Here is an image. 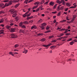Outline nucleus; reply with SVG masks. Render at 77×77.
Returning a JSON list of instances; mask_svg holds the SVG:
<instances>
[{
  "label": "nucleus",
  "instance_id": "obj_1",
  "mask_svg": "<svg viewBox=\"0 0 77 77\" xmlns=\"http://www.w3.org/2000/svg\"><path fill=\"white\" fill-rule=\"evenodd\" d=\"M17 1L16 0H11V1H10L9 2V3L8 4L6 3L4 6V4H0V8H2L3 9V8H5L6 7V6H9L12 5V3H15V2H18V1Z\"/></svg>",
  "mask_w": 77,
  "mask_h": 77
},
{
  "label": "nucleus",
  "instance_id": "obj_2",
  "mask_svg": "<svg viewBox=\"0 0 77 77\" xmlns=\"http://www.w3.org/2000/svg\"><path fill=\"white\" fill-rule=\"evenodd\" d=\"M9 11L10 12H11V14H14L12 15L13 17H16V15H17V14L16 13H17V11H15V9H11L9 10Z\"/></svg>",
  "mask_w": 77,
  "mask_h": 77
},
{
  "label": "nucleus",
  "instance_id": "obj_3",
  "mask_svg": "<svg viewBox=\"0 0 77 77\" xmlns=\"http://www.w3.org/2000/svg\"><path fill=\"white\" fill-rule=\"evenodd\" d=\"M11 37L12 38H17V35L15 34H11Z\"/></svg>",
  "mask_w": 77,
  "mask_h": 77
},
{
  "label": "nucleus",
  "instance_id": "obj_4",
  "mask_svg": "<svg viewBox=\"0 0 77 77\" xmlns=\"http://www.w3.org/2000/svg\"><path fill=\"white\" fill-rule=\"evenodd\" d=\"M56 2L57 3H58L59 4H60L62 3H63V4H65V2H64V0H61L60 1L59 0H57Z\"/></svg>",
  "mask_w": 77,
  "mask_h": 77
},
{
  "label": "nucleus",
  "instance_id": "obj_5",
  "mask_svg": "<svg viewBox=\"0 0 77 77\" xmlns=\"http://www.w3.org/2000/svg\"><path fill=\"white\" fill-rule=\"evenodd\" d=\"M16 30L15 28H11L10 29V30L11 33H13Z\"/></svg>",
  "mask_w": 77,
  "mask_h": 77
},
{
  "label": "nucleus",
  "instance_id": "obj_6",
  "mask_svg": "<svg viewBox=\"0 0 77 77\" xmlns=\"http://www.w3.org/2000/svg\"><path fill=\"white\" fill-rule=\"evenodd\" d=\"M52 44L50 43L47 45H43V47H49L50 46V45H51Z\"/></svg>",
  "mask_w": 77,
  "mask_h": 77
},
{
  "label": "nucleus",
  "instance_id": "obj_7",
  "mask_svg": "<svg viewBox=\"0 0 77 77\" xmlns=\"http://www.w3.org/2000/svg\"><path fill=\"white\" fill-rule=\"evenodd\" d=\"M50 5H51V6H53L54 5V2H51L50 4Z\"/></svg>",
  "mask_w": 77,
  "mask_h": 77
},
{
  "label": "nucleus",
  "instance_id": "obj_8",
  "mask_svg": "<svg viewBox=\"0 0 77 77\" xmlns=\"http://www.w3.org/2000/svg\"><path fill=\"white\" fill-rule=\"evenodd\" d=\"M10 25L11 26H13L14 25V23L13 22V21L11 20L10 21Z\"/></svg>",
  "mask_w": 77,
  "mask_h": 77
},
{
  "label": "nucleus",
  "instance_id": "obj_9",
  "mask_svg": "<svg viewBox=\"0 0 77 77\" xmlns=\"http://www.w3.org/2000/svg\"><path fill=\"white\" fill-rule=\"evenodd\" d=\"M23 24H29V22H28L27 21H25L23 22Z\"/></svg>",
  "mask_w": 77,
  "mask_h": 77
},
{
  "label": "nucleus",
  "instance_id": "obj_10",
  "mask_svg": "<svg viewBox=\"0 0 77 77\" xmlns=\"http://www.w3.org/2000/svg\"><path fill=\"white\" fill-rule=\"evenodd\" d=\"M11 26H9V25H7V26H6V29H9V30L11 29Z\"/></svg>",
  "mask_w": 77,
  "mask_h": 77
},
{
  "label": "nucleus",
  "instance_id": "obj_11",
  "mask_svg": "<svg viewBox=\"0 0 77 77\" xmlns=\"http://www.w3.org/2000/svg\"><path fill=\"white\" fill-rule=\"evenodd\" d=\"M42 22V19H40L37 22V23L38 24H39V23H41Z\"/></svg>",
  "mask_w": 77,
  "mask_h": 77
},
{
  "label": "nucleus",
  "instance_id": "obj_12",
  "mask_svg": "<svg viewBox=\"0 0 77 77\" xmlns=\"http://www.w3.org/2000/svg\"><path fill=\"white\" fill-rule=\"evenodd\" d=\"M29 12V11H27V12H26L25 14L23 15V17H26L27 16L26 14H28V13Z\"/></svg>",
  "mask_w": 77,
  "mask_h": 77
},
{
  "label": "nucleus",
  "instance_id": "obj_13",
  "mask_svg": "<svg viewBox=\"0 0 77 77\" xmlns=\"http://www.w3.org/2000/svg\"><path fill=\"white\" fill-rule=\"evenodd\" d=\"M9 54H11V55H12V56H14V54L12 51L10 52L9 53Z\"/></svg>",
  "mask_w": 77,
  "mask_h": 77
},
{
  "label": "nucleus",
  "instance_id": "obj_14",
  "mask_svg": "<svg viewBox=\"0 0 77 77\" xmlns=\"http://www.w3.org/2000/svg\"><path fill=\"white\" fill-rule=\"evenodd\" d=\"M19 33H24V30L22 29H20L19 31Z\"/></svg>",
  "mask_w": 77,
  "mask_h": 77
},
{
  "label": "nucleus",
  "instance_id": "obj_15",
  "mask_svg": "<svg viewBox=\"0 0 77 77\" xmlns=\"http://www.w3.org/2000/svg\"><path fill=\"white\" fill-rule=\"evenodd\" d=\"M19 5H20V4H17L14 6V8H17V7L19 6Z\"/></svg>",
  "mask_w": 77,
  "mask_h": 77
},
{
  "label": "nucleus",
  "instance_id": "obj_16",
  "mask_svg": "<svg viewBox=\"0 0 77 77\" xmlns=\"http://www.w3.org/2000/svg\"><path fill=\"white\" fill-rule=\"evenodd\" d=\"M28 51L26 49L25 50H24V51L23 52V53H25V54H26L28 52Z\"/></svg>",
  "mask_w": 77,
  "mask_h": 77
},
{
  "label": "nucleus",
  "instance_id": "obj_17",
  "mask_svg": "<svg viewBox=\"0 0 77 77\" xmlns=\"http://www.w3.org/2000/svg\"><path fill=\"white\" fill-rule=\"evenodd\" d=\"M40 27V28H41V29H44V26H39Z\"/></svg>",
  "mask_w": 77,
  "mask_h": 77
},
{
  "label": "nucleus",
  "instance_id": "obj_18",
  "mask_svg": "<svg viewBox=\"0 0 77 77\" xmlns=\"http://www.w3.org/2000/svg\"><path fill=\"white\" fill-rule=\"evenodd\" d=\"M50 28V27L49 26H47L46 29L47 30H49Z\"/></svg>",
  "mask_w": 77,
  "mask_h": 77
},
{
  "label": "nucleus",
  "instance_id": "obj_19",
  "mask_svg": "<svg viewBox=\"0 0 77 77\" xmlns=\"http://www.w3.org/2000/svg\"><path fill=\"white\" fill-rule=\"evenodd\" d=\"M60 9V10H61V11H63V9H64V6H63L61 7Z\"/></svg>",
  "mask_w": 77,
  "mask_h": 77
},
{
  "label": "nucleus",
  "instance_id": "obj_20",
  "mask_svg": "<svg viewBox=\"0 0 77 77\" xmlns=\"http://www.w3.org/2000/svg\"><path fill=\"white\" fill-rule=\"evenodd\" d=\"M21 28H23L24 29H26V27L24 25H23L21 26Z\"/></svg>",
  "mask_w": 77,
  "mask_h": 77
},
{
  "label": "nucleus",
  "instance_id": "obj_21",
  "mask_svg": "<svg viewBox=\"0 0 77 77\" xmlns=\"http://www.w3.org/2000/svg\"><path fill=\"white\" fill-rule=\"evenodd\" d=\"M3 22H4V20H3V19H2L0 20V23H3Z\"/></svg>",
  "mask_w": 77,
  "mask_h": 77
},
{
  "label": "nucleus",
  "instance_id": "obj_22",
  "mask_svg": "<svg viewBox=\"0 0 77 77\" xmlns=\"http://www.w3.org/2000/svg\"><path fill=\"white\" fill-rule=\"evenodd\" d=\"M5 14V12L4 11H2L0 12V15H1V14Z\"/></svg>",
  "mask_w": 77,
  "mask_h": 77
},
{
  "label": "nucleus",
  "instance_id": "obj_23",
  "mask_svg": "<svg viewBox=\"0 0 77 77\" xmlns=\"http://www.w3.org/2000/svg\"><path fill=\"white\" fill-rule=\"evenodd\" d=\"M61 14V11L59 12L57 14V16H58V17H59Z\"/></svg>",
  "mask_w": 77,
  "mask_h": 77
},
{
  "label": "nucleus",
  "instance_id": "obj_24",
  "mask_svg": "<svg viewBox=\"0 0 77 77\" xmlns=\"http://www.w3.org/2000/svg\"><path fill=\"white\" fill-rule=\"evenodd\" d=\"M49 32H51V30H49L48 31H46L45 32V33H49Z\"/></svg>",
  "mask_w": 77,
  "mask_h": 77
},
{
  "label": "nucleus",
  "instance_id": "obj_25",
  "mask_svg": "<svg viewBox=\"0 0 77 77\" xmlns=\"http://www.w3.org/2000/svg\"><path fill=\"white\" fill-rule=\"evenodd\" d=\"M45 2V0H42L41 4L42 5Z\"/></svg>",
  "mask_w": 77,
  "mask_h": 77
},
{
  "label": "nucleus",
  "instance_id": "obj_26",
  "mask_svg": "<svg viewBox=\"0 0 77 77\" xmlns=\"http://www.w3.org/2000/svg\"><path fill=\"white\" fill-rule=\"evenodd\" d=\"M40 41H42V42H44L45 41V39H42Z\"/></svg>",
  "mask_w": 77,
  "mask_h": 77
},
{
  "label": "nucleus",
  "instance_id": "obj_27",
  "mask_svg": "<svg viewBox=\"0 0 77 77\" xmlns=\"http://www.w3.org/2000/svg\"><path fill=\"white\" fill-rule=\"evenodd\" d=\"M56 47V46H52L50 47V48H54Z\"/></svg>",
  "mask_w": 77,
  "mask_h": 77
},
{
  "label": "nucleus",
  "instance_id": "obj_28",
  "mask_svg": "<svg viewBox=\"0 0 77 77\" xmlns=\"http://www.w3.org/2000/svg\"><path fill=\"white\" fill-rule=\"evenodd\" d=\"M19 45H18V44H16L14 45L15 48H17V47H19Z\"/></svg>",
  "mask_w": 77,
  "mask_h": 77
},
{
  "label": "nucleus",
  "instance_id": "obj_29",
  "mask_svg": "<svg viewBox=\"0 0 77 77\" xmlns=\"http://www.w3.org/2000/svg\"><path fill=\"white\" fill-rule=\"evenodd\" d=\"M23 23L21 22L19 23V26H20V27H21V26H22L23 25Z\"/></svg>",
  "mask_w": 77,
  "mask_h": 77
},
{
  "label": "nucleus",
  "instance_id": "obj_30",
  "mask_svg": "<svg viewBox=\"0 0 77 77\" xmlns=\"http://www.w3.org/2000/svg\"><path fill=\"white\" fill-rule=\"evenodd\" d=\"M38 36H41V35H43V34L42 33H40L37 34Z\"/></svg>",
  "mask_w": 77,
  "mask_h": 77
},
{
  "label": "nucleus",
  "instance_id": "obj_31",
  "mask_svg": "<svg viewBox=\"0 0 77 77\" xmlns=\"http://www.w3.org/2000/svg\"><path fill=\"white\" fill-rule=\"evenodd\" d=\"M57 4H56L54 6V7L53 8V9H56V6H57Z\"/></svg>",
  "mask_w": 77,
  "mask_h": 77
},
{
  "label": "nucleus",
  "instance_id": "obj_32",
  "mask_svg": "<svg viewBox=\"0 0 77 77\" xmlns=\"http://www.w3.org/2000/svg\"><path fill=\"white\" fill-rule=\"evenodd\" d=\"M42 26H46V23H43L42 24Z\"/></svg>",
  "mask_w": 77,
  "mask_h": 77
},
{
  "label": "nucleus",
  "instance_id": "obj_33",
  "mask_svg": "<svg viewBox=\"0 0 77 77\" xmlns=\"http://www.w3.org/2000/svg\"><path fill=\"white\" fill-rule=\"evenodd\" d=\"M66 5L68 6H71V4H70V3H67Z\"/></svg>",
  "mask_w": 77,
  "mask_h": 77
},
{
  "label": "nucleus",
  "instance_id": "obj_34",
  "mask_svg": "<svg viewBox=\"0 0 77 77\" xmlns=\"http://www.w3.org/2000/svg\"><path fill=\"white\" fill-rule=\"evenodd\" d=\"M68 29H66V30H65V32H63V33H67V32H68Z\"/></svg>",
  "mask_w": 77,
  "mask_h": 77
},
{
  "label": "nucleus",
  "instance_id": "obj_35",
  "mask_svg": "<svg viewBox=\"0 0 77 77\" xmlns=\"http://www.w3.org/2000/svg\"><path fill=\"white\" fill-rule=\"evenodd\" d=\"M29 1V0H26L24 2V3H26V4H27V2Z\"/></svg>",
  "mask_w": 77,
  "mask_h": 77
},
{
  "label": "nucleus",
  "instance_id": "obj_36",
  "mask_svg": "<svg viewBox=\"0 0 77 77\" xmlns=\"http://www.w3.org/2000/svg\"><path fill=\"white\" fill-rule=\"evenodd\" d=\"M53 38H54V36H53V35H52L49 37V38L50 39Z\"/></svg>",
  "mask_w": 77,
  "mask_h": 77
},
{
  "label": "nucleus",
  "instance_id": "obj_37",
  "mask_svg": "<svg viewBox=\"0 0 77 77\" xmlns=\"http://www.w3.org/2000/svg\"><path fill=\"white\" fill-rule=\"evenodd\" d=\"M57 41V40H53L52 42H56Z\"/></svg>",
  "mask_w": 77,
  "mask_h": 77
},
{
  "label": "nucleus",
  "instance_id": "obj_38",
  "mask_svg": "<svg viewBox=\"0 0 77 77\" xmlns=\"http://www.w3.org/2000/svg\"><path fill=\"white\" fill-rule=\"evenodd\" d=\"M66 30L65 29H62L60 30H59V31H62V30Z\"/></svg>",
  "mask_w": 77,
  "mask_h": 77
},
{
  "label": "nucleus",
  "instance_id": "obj_39",
  "mask_svg": "<svg viewBox=\"0 0 77 77\" xmlns=\"http://www.w3.org/2000/svg\"><path fill=\"white\" fill-rule=\"evenodd\" d=\"M75 20V19H74V18H73L72 19V20H71V22H73V21H74Z\"/></svg>",
  "mask_w": 77,
  "mask_h": 77
},
{
  "label": "nucleus",
  "instance_id": "obj_40",
  "mask_svg": "<svg viewBox=\"0 0 77 77\" xmlns=\"http://www.w3.org/2000/svg\"><path fill=\"white\" fill-rule=\"evenodd\" d=\"M63 33H61L60 34V36H62L63 35Z\"/></svg>",
  "mask_w": 77,
  "mask_h": 77
},
{
  "label": "nucleus",
  "instance_id": "obj_41",
  "mask_svg": "<svg viewBox=\"0 0 77 77\" xmlns=\"http://www.w3.org/2000/svg\"><path fill=\"white\" fill-rule=\"evenodd\" d=\"M48 3V2H45L44 4V5H47Z\"/></svg>",
  "mask_w": 77,
  "mask_h": 77
},
{
  "label": "nucleus",
  "instance_id": "obj_42",
  "mask_svg": "<svg viewBox=\"0 0 77 77\" xmlns=\"http://www.w3.org/2000/svg\"><path fill=\"white\" fill-rule=\"evenodd\" d=\"M33 20H30L29 21V23H33Z\"/></svg>",
  "mask_w": 77,
  "mask_h": 77
},
{
  "label": "nucleus",
  "instance_id": "obj_43",
  "mask_svg": "<svg viewBox=\"0 0 77 77\" xmlns=\"http://www.w3.org/2000/svg\"><path fill=\"white\" fill-rule=\"evenodd\" d=\"M8 1H9V0H4L3 2H5V3H6V2H8Z\"/></svg>",
  "mask_w": 77,
  "mask_h": 77
},
{
  "label": "nucleus",
  "instance_id": "obj_44",
  "mask_svg": "<svg viewBox=\"0 0 77 77\" xmlns=\"http://www.w3.org/2000/svg\"><path fill=\"white\" fill-rule=\"evenodd\" d=\"M56 13H57V11H55L54 12H52V14H56Z\"/></svg>",
  "mask_w": 77,
  "mask_h": 77
},
{
  "label": "nucleus",
  "instance_id": "obj_45",
  "mask_svg": "<svg viewBox=\"0 0 77 77\" xmlns=\"http://www.w3.org/2000/svg\"><path fill=\"white\" fill-rule=\"evenodd\" d=\"M77 17V16H76V15H74L73 16V18L74 19H75L76 18V17Z\"/></svg>",
  "mask_w": 77,
  "mask_h": 77
},
{
  "label": "nucleus",
  "instance_id": "obj_46",
  "mask_svg": "<svg viewBox=\"0 0 77 77\" xmlns=\"http://www.w3.org/2000/svg\"><path fill=\"white\" fill-rule=\"evenodd\" d=\"M42 8V5H41L40 7H39L38 8L39 9H41Z\"/></svg>",
  "mask_w": 77,
  "mask_h": 77
},
{
  "label": "nucleus",
  "instance_id": "obj_47",
  "mask_svg": "<svg viewBox=\"0 0 77 77\" xmlns=\"http://www.w3.org/2000/svg\"><path fill=\"white\" fill-rule=\"evenodd\" d=\"M68 8H66L65 9V11L66 12V11H68Z\"/></svg>",
  "mask_w": 77,
  "mask_h": 77
},
{
  "label": "nucleus",
  "instance_id": "obj_48",
  "mask_svg": "<svg viewBox=\"0 0 77 77\" xmlns=\"http://www.w3.org/2000/svg\"><path fill=\"white\" fill-rule=\"evenodd\" d=\"M39 10V9L38 8L37 9L35 10V12H38V11Z\"/></svg>",
  "mask_w": 77,
  "mask_h": 77
},
{
  "label": "nucleus",
  "instance_id": "obj_49",
  "mask_svg": "<svg viewBox=\"0 0 77 77\" xmlns=\"http://www.w3.org/2000/svg\"><path fill=\"white\" fill-rule=\"evenodd\" d=\"M31 14V13H29V14H28L27 15H26V16L28 17V16H30Z\"/></svg>",
  "mask_w": 77,
  "mask_h": 77
},
{
  "label": "nucleus",
  "instance_id": "obj_50",
  "mask_svg": "<svg viewBox=\"0 0 77 77\" xmlns=\"http://www.w3.org/2000/svg\"><path fill=\"white\" fill-rule=\"evenodd\" d=\"M71 59H69L67 60V62H69V61H71Z\"/></svg>",
  "mask_w": 77,
  "mask_h": 77
},
{
  "label": "nucleus",
  "instance_id": "obj_51",
  "mask_svg": "<svg viewBox=\"0 0 77 77\" xmlns=\"http://www.w3.org/2000/svg\"><path fill=\"white\" fill-rule=\"evenodd\" d=\"M14 54H18V53L17 52H13Z\"/></svg>",
  "mask_w": 77,
  "mask_h": 77
},
{
  "label": "nucleus",
  "instance_id": "obj_52",
  "mask_svg": "<svg viewBox=\"0 0 77 77\" xmlns=\"http://www.w3.org/2000/svg\"><path fill=\"white\" fill-rule=\"evenodd\" d=\"M33 0H30V1H29V2H28V3H30V2H33Z\"/></svg>",
  "mask_w": 77,
  "mask_h": 77
},
{
  "label": "nucleus",
  "instance_id": "obj_53",
  "mask_svg": "<svg viewBox=\"0 0 77 77\" xmlns=\"http://www.w3.org/2000/svg\"><path fill=\"white\" fill-rule=\"evenodd\" d=\"M71 40H72V39H68L67 40V41H71Z\"/></svg>",
  "mask_w": 77,
  "mask_h": 77
},
{
  "label": "nucleus",
  "instance_id": "obj_54",
  "mask_svg": "<svg viewBox=\"0 0 77 77\" xmlns=\"http://www.w3.org/2000/svg\"><path fill=\"white\" fill-rule=\"evenodd\" d=\"M31 9H32V8H30L28 9V11H30L31 10Z\"/></svg>",
  "mask_w": 77,
  "mask_h": 77
},
{
  "label": "nucleus",
  "instance_id": "obj_55",
  "mask_svg": "<svg viewBox=\"0 0 77 77\" xmlns=\"http://www.w3.org/2000/svg\"><path fill=\"white\" fill-rule=\"evenodd\" d=\"M75 8V7L74 6H72L70 7V8Z\"/></svg>",
  "mask_w": 77,
  "mask_h": 77
},
{
  "label": "nucleus",
  "instance_id": "obj_56",
  "mask_svg": "<svg viewBox=\"0 0 77 77\" xmlns=\"http://www.w3.org/2000/svg\"><path fill=\"white\" fill-rule=\"evenodd\" d=\"M35 3H36V4H37V5H38V4H39V2H35Z\"/></svg>",
  "mask_w": 77,
  "mask_h": 77
},
{
  "label": "nucleus",
  "instance_id": "obj_57",
  "mask_svg": "<svg viewBox=\"0 0 77 77\" xmlns=\"http://www.w3.org/2000/svg\"><path fill=\"white\" fill-rule=\"evenodd\" d=\"M74 42H77V40H76V39L74 40Z\"/></svg>",
  "mask_w": 77,
  "mask_h": 77
},
{
  "label": "nucleus",
  "instance_id": "obj_58",
  "mask_svg": "<svg viewBox=\"0 0 77 77\" xmlns=\"http://www.w3.org/2000/svg\"><path fill=\"white\" fill-rule=\"evenodd\" d=\"M1 26H2V27H4L5 26L3 24H2L0 25Z\"/></svg>",
  "mask_w": 77,
  "mask_h": 77
},
{
  "label": "nucleus",
  "instance_id": "obj_59",
  "mask_svg": "<svg viewBox=\"0 0 77 77\" xmlns=\"http://www.w3.org/2000/svg\"><path fill=\"white\" fill-rule=\"evenodd\" d=\"M60 29H61V28H59V27H58V28L57 29V30H60Z\"/></svg>",
  "mask_w": 77,
  "mask_h": 77
},
{
  "label": "nucleus",
  "instance_id": "obj_60",
  "mask_svg": "<svg viewBox=\"0 0 77 77\" xmlns=\"http://www.w3.org/2000/svg\"><path fill=\"white\" fill-rule=\"evenodd\" d=\"M36 7L35 6H34V7H32V9H35Z\"/></svg>",
  "mask_w": 77,
  "mask_h": 77
},
{
  "label": "nucleus",
  "instance_id": "obj_61",
  "mask_svg": "<svg viewBox=\"0 0 77 77\" xmlns=\"http://www.w3.org/2000/svg\"><path fill=\"white\" fill-rule=\"evenodd\" d=\"M33 29H34V26H32L31 28V29L32 30Z\"/></svg>",
  "mask_w": 77,
  "mask_h": 77
},
{
  "label": "nucleus",
  "instance_id": "obj_62",
  "mask_svg": "<svg viewBox=\"0 0 77 77\" xmlns=\"http://www.w3.org/2000/svg\"><path fill=\"white\" fill-rule=\"evenodd\" d=\"M73 5L75 6V7H76L77 6V5H76V4H75L74 3L73 4Z\"/></svg>",
  "mask_w": 77,
  "mask_h": 77
},
{
  "label": "nucleus",
  "instance_id": "obj_63",
  "mask_svg": "<svg viewBox=\"0 0 77 77\" xmlns=\"http://www.w3.org/2000/svg\"><path fill=\"white\" fill-rule=\"evenodd\" d=\"M18 51V50H17V49H14V51Z\"/></svg>",
  "mask_w": 77,
  "mask_h": 77
},
{
  "label": "nucleus",
  "instance_id": "obj_64",
  "mask_svg": "<svg viewBox=\"0 0 77 77\" xmlns=\"http://www.w3.org/2000/svg\"><path fill=\"white\" fill-rule=\"evenodd\" d=\"M70 35V33H67L66 34V35Z\"/></svg>",
  "mask_w": 77,
  "mask_h": 77
}]
</instances>
